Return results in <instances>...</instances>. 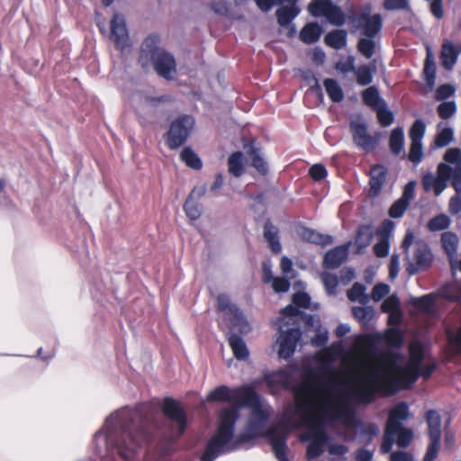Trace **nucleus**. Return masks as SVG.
<instances>
[{
  "instance_id": "obj_1",
  "label": "nucleus",
  "mask_w": 461,
  "mask_h": 461,
  "mask_svg": "<svg viewBox=\"0 0 461 461\" xmlns=\"http://www.w3.org/2000/svg\"><path fill=\"white\" fill-rule=\"evenodd\" d=\"M409 360L401 353L386 352L380 357L361 360L354 372V381H332V392L321 412L340 420L346 428L354 429L362 441L369 443L379 434L375 423L365 424L356 416L353 404H367L376 394L391 395L401 389L410 388L420 376L427 379L434 370L433 365L422 366L424 348L419 341L409 346Z\"/></svg>"
},
{
  "instance_id": "obj_2",
  "label": "nucleus",
  "mask_w": 461,
  "mask_h": 461,
  "mask_svg": "<svg viewBox=\"0 0 461 461\" xmlns=\"http://www.w3.org/2000/svg\"><path fill=\"white\" fill-rule=\"evenodd\" d=\"M207 401L236 402L237 405L221 410L217 431L208 441L200 461H214L222 454L239 449L249 439L264 435L271 408L262 402L251 384L235 388L218 386L210 392Z\"/></svg>"
},
{
  "instance_id": "obj_3",
  "label": "nucleus",
  "mask_w": 461,
  "mask_h": 461,
  "mask_svg": "<svg viewBox=\"0 0 461 461\" xmlns=\"http://www.w3.org/2000/svg\"><path fill=\"white\" fill-rule=\"evenodd\" d=\"M148 407L125 406L111 413L94 435L95 451L109 461L117 454L125 461L132 460L140 448L151 438Z\"/></svg>"
},
{
  "instance_id": "obj_4",
  "label": "nucleus",
  "mask_w": 461,
  "mask_h": 461,
  "mask_svg": "<svg viewBox=\"0 0 461 461\" xmlns=\"http://www.w3.org/2000/svg\"><path fill=\"white\" fill-rule=\"evenodd\" d=\"M263 381L266 383L272 394H276L282 390L293 392L294 405L287 409L283 416V420L301 413V422L312 419L319 411H321L330 393L332 392V381L329 386L321 384L317 371L306 366L303 368L302 381L294 383L293 371L289 368H280L276 371H265Z\"/></svg>"
},
{
  "instance_id": "obj_5",
  "label": "nucleus",
  "mask_w": 461,
  "mask_h": 461,
  "mask_svg": "<svg viewBox=\"0 0 461 461\" xmlns=\"http://www.w3.org/2000/svg\"><path fill=\"white\" fill-rule=\"evenodd\" d=\"M319 411L312 419L305 420L301 422V413H298L292 418L282 421L275 427L279 428V431H285V438L291 429H297L306 427L307 429L300 435L301 441H308L306 450V457L308 460H313L321 456L324 451V447L329 441L324 426L328 422L335 421L337 419L330 418L322 415Z\"/></svg>"
},
{
  "instance_id": "obj_6",
  "label": "nucleus",
  "mask_w": 461,
  "mask_h": 461,
  "mask_svg": "<svg viewBox=\"0 0 461 461\" xmlns=\"http://www.w3.org/2000/svg\"><path fill=\"white\" fill-rule=\"evenodd\" d=\"M409 418V406L406 402L397 403L389 412L384 434L381 445V452L389 453L396 438L400 447H406L412 439V431L402 427V423Z\"/></svg>"
},
{
  "instance_id": "obj_7",
  "label": "nucleus",
  "mask_w": 461,
  "mask_h": 461,
  "mask_svg": "<svg viewBox=\"0 0 461 461\" xmlns=\"http://www.w3.org/2000/svg\"><path fill=\"white\" fill-rule=\"evenodd\" d=\"M140 63L143 68L151 64L158 76L173 80L176 74V64L172 54L158 47L157 36L147 37L141 44Z\"/></svg>"
},
{
  "instance_id": "obj_8",
  "label": "nucleus",
  "mask_w": 461,
  "mask_h": 461,
  "mask_svg": "<svg viewBox=\"0 0 461 461\" xmlns=\"http://www.w3.org/2000/svg\"><path fill=\"white\" fill-rule=\"evenodd\" d=\"M162 411L167 418L169 433L172 439L180 438L185 431L189 419L180 403L172 398L164 400Z\"/></svg>"
},
{
  "instance_id": "obj_9",
  "label": "nucleus",
  "mask_w": 461,
  "mask_h": 461,
  "mask_svg": "<svg viewBox=\"0 0 461 461\" xmlns=\"http://www.w3.org/2000/svg\"><path fill=\"white\" fill-rule=\"evenodd\" d=\"M194 126V120L190 115H183L173 121L167 133V144L175 149L182 146L189 137Z\"/></svg>"
},
{
  "instance_id": "obj_10",
  "label": "nucleus",
  "mask_w": 461,
  "mask_h": 461,
  "mask_svg": "<svg viewBox=\"0 0 461 461\" xmlns=\"http://www.w3.org/2000/svg\"><path fill=\"white\" fill-rule=\"evenodd\" d=\"M309 13L314 17H326L327 21L336 26L346 23V15L340 7L332 5L330 0H313L308 6Z\"/></svg>"
},
{
  "instance_id": "obj_11",
  "label": "nucleus",
  "mask_w": 461,
  "mask_h": 461,
  "mask_svg": "<svg viewBox=\"0 0 461 461\" xmlns=\"http://www.w3.org/2000/svg\"><path fill=\"white\" fill-rule=\"evenodd\" d=\"M450 166L439 163L436 174L428 172L421 177L422 187L425 192H433L436 196L440 195L447 187L449 181Z\"/></svg>"
},
{
  "instance_id": "obj_12",
  "label": "nucleus",
  "mask_w": 461,
  "mask_h": 461,
  "mask_svg": "<svg viewBox=\"0 0 461 461\" xmlns=\"http://www.w3.org/2000/svg\"><path fill=\"white\" fill-rule=\"evenodd\" d=\"M350 131L356 146L365 152L373 151L379 141L380 134L374 137L368 133L367 124L361 119L353 120L350 122Z\"/></svg>"
},
{
  "instance_id": "obj_13",
  "label": "nucleus",
  "mask_w": 461,
  "mask_h": 461,
  "mask_svg": "<svg viewBox=\"0 0 461 461\" xmlns=\"http://www.w3.org/2000/svg\"><path fill=\"white\" fill-rule=\"evenodd\" d=\"M217 306L218 310L224 314L233 327L238 328L241 332H247L249 330V323L242 312L230 302L228 295H218Z\"/></svg>"
},
{
  "instance_id": "obj_14",
  "label": "nucleus",
  "mask_w": 461,
  "mask_h": 461,
  "mask_svg": "<svg viewBox=\"0 0 461 461\" xmlns=\"http://www.w3.org/2000/svg\"><path fill=\"white\" fill-rule=\"evenodd\" d=\"M433 261V254L429 245L423 240L414 243L413 262L410 263L407 270L410 275L428 269Z\"/></svg>"
},
{
  "instance_id": "obj_15",
  "label": "nucleus",
  "mask_w": 461,
  "mask_h": 461,
  "mask_svg": "<svg viewBox=\"0 0 461 461\" xmlns=\"http://www.w3.org/2000/svg\"><path fill=\"white\" fill-rule=\"evenodd\" d=\"M426 421L429 436V444L426 453L438 455L441 440V417L438 411L429 410L426 413Z\"/></svg>"
},
{
  "instance_id": "obj_16",
  "label": "nucleus",
  "mask_w": 461,
  "mask_h": 461,
  "mask_svg": "<svg viewBox=\"0 0 461 461\" xmlns=\"http://www.w3.org/2000/svg\"><path fill=\"white\" fill-rule=\"evenodd\" d=\"M111 40L122 50L130 46V37L125 18L121 14H114L111 20Z\"/></svg>"
},
{
  "instance_id": "obj_17",
  "label": "nucleus",
  "mask_w": 461,
  "mask_h": 461,
  "mask_svg": "<svg viewBox=\"0 0 461 461\" xmlns=\"http://www.w3.org/2000/svg\"><path fill=\"white\" fill-rule=\"evenodd\" d=\"M301 337L302 332L299 328H290L286 331L281 332L277 339L279 357L287 359L292 357Z\"/></svg>"
},
{
  "instance_id": "obj_18",
  "label": "nucleus",
  "mask_w": 461,
  "mask_h": 461,
  "mask_svg": "<svg viewBox=\"0 0 461 461\" xmlns=\"http://www.w3.org/2000/svg\"><path fill=\"white\" fill-rule=\"evenodd\" d=\"M394 229V223L385 220L377 230L378 241L374 246V252L378 258L388 256L390 251V238Z\"/></svg>"
},
{
  "instance_id": "obj_19",
  "label": "nucleus",
  "mask_w": 461,
  "mask_h": 461,
  "mask_svg": "<svg viewBox=\"0 0 461 461\" xmlns=\"http://www.w3.org/2000/svg\"><path fill=\"white\" fill-rule=\"evenodd\" d=\"M461 54V41L455 43L451 40H445L441 46L440 60L442 67L452 70Z\"/></svg>"
},
{
  "instance_id": "obj_20",
  "label": "nucleus",
  "mask_w": 461,
  "mask_h": 461,
  "mask_svg": "<svg viewBox=\"0 0 461 461\" xmlns=\"http://www.w3.org/2000/svg\"><path fill=\"white\" fill-rule=\"evenodd\" d=\"M267 436L276 457L279 461H289L286 456L287 445L285 431H279L278 427L273 426L267 430Z\"/></svg>"
},
{
  "instance_id": "obj_21",
  "label": "nucleus",
  "mask_w": 461,
  "mask_h": 461,
  "mask_svg": "<svg viewBox=\"0 0 461 461\" xmlns=\"http://www.w3.org/2000/svg\"><path fill=\"white\" fill-rule=\"evenodd\" d=\"M357 26L363 29L366 37L375 38L382 29V17L380 14L369 15L361 14L357 18Z\"/></svg>"
},
{
  "instance_id": "obj_22",
  "label": "nucleus",
  "mask_w": 461,
  "mask_h": 461,
  "mask_svg": "<svg viewBox=\"0 0 461 461\" xmlns=\"http://www.w3.org/2000/svg\"><path fill=\"white\" fill-rule=\"evenodd\" d=\"M388 174L387 168L383 165H375L370 169L369 194L375 197L380 194Z\"/></svg>"
},
{
  "instance_id": "obj_23",
  "label": "nucleus",
  "mask_w": 461,
  "mask_h": 461,
  "mask_svg": "<svg viewBox=\"0 0 461 461\" xmlns=\"http://www.w3.org/2000/svg\"><path fill=\"white\" fill-rule=\"evenodd\" d=\"M349 245L339 246L329 250L323 260V267L328 269H335L342 265L348 258Z\"/></svg>"
},
{
  "instance_id": "obj_24",
  "label": "nucleus",
  "mask_w": 461,
  "mask_h": 461,
  "mask_svg": "<svg viewBox=\"0 0 461 461\" xmlns=\"http://www.w3.org/2000/svg\"><path fill=\"white\" fill-rule=\"evenodd\" d=\"M437 134L434 139V147L441 149L450 144L454 140V130L447 123L440 122L437 125Z\"/></svg>"
},
{
  "instance_id": "obj_25",
  "label": "nucleus",
  "mask_w": 461,
  "mask_h": 461,
  "mask_svg": "<svg viewBox=\"0 0 461 461\" xmlns=\"http://www.w3.org/2000/svg\"><path fill=\"white\" fill-rule=\"evenodd\" d=\"M298 235L303 240L319 244L321 246L329 245L332 242V237L330 235L321 234L309 228H300L298 230Z\"/></svg>"
},
{
  "instance_id": "obj_26",
  "label": "nucleus",
  "mask_w": 461,
  "mask_h": 461,
  "mask_svg": "<svg viewBox=\"0 0 461 461\" xmlns=\"http://www.w3.org/2000/svg\"><path fill=\"white\" fill-rule=\"evenodd\" d=\"M204 194V188L196 189L194 188L192 193L189 194L188 198L186 199L184 210L185 212L186 216L191 221H196L201 216V208L200 205L193 200L194 195H197L198 197L202 196Z\"/></svg>"
},
{
  "instance_id": "obj_27",
  "label": "nucleus",
  "mask_w": 461,
  "mask_h": 461,
  "mask_svg": "<svg viewBox=\"0 0 461 461\" xmlns=\"http://www.w3.org/2000/svg\"><path fill=\"white\" fill-rule=\"evenodd\" d=\"M441 243L444 250L447 254L450 261L451 267H455L454 265V258L456 257L457 245H458V238L457 236L450 231L444 232L441 235Z\"/></svg>"
},
{
  "instance_id": "obj_28",
  "label": "nucleus",
  "mask_w": 461,
  "mask_h": 461,
  "mask_svg": "<svg viewBox=\"0 0 461 461\" xmlns=\"http://www.w3.org/2000/svg\"><path fill=\"white\" fill-rule=\"evenodd\" d=\"M264 237L274 253L281 252L282 246L279 240L278 229L269 221L264 226Z\"/></svg>"
},
{
  "instance_id": "obj_29",
  "label": "nucleus",
  "mask_w": 461,
  "mask_h": 461,
  "mask_svg": "<svg viewBox=\"0 0 461 461\" xmlns=\"http://www.w3.org/2000/svg\"><path fill=\"white\" fill-rule=\"evenodd\" d=\"M374 238L372 227L370 225H362L358 228L355 239V244L357 247V253L367 248Z\"/></svg>"
},
{
  "instance_id": "obj_30",
  "label": "nucleus",
  "mask_w": 461,
  "mask_h": 461,
  "mask_svg": "<svg viewBox=\"0 0 461 461\" xmlns=\"http://www.w3.org/2000/svg\"><path fill=\"white\" fill-rule=\"evenodd\" d=\"M376 71L375 64L361 65L355 68L357 83L359 86H368L372 83L374 74Z\"/></svg>"
},
{
  "instance_id": "obj_31",
  "label": "nucleus",
  "mask_w": 461,
  "mask_h": 461,
  "mask_svg": "<svg viewBox=\"0 0 461 461\" xmlns=\"http://www.w3.org/2000/svg\"><path fill=\"white\" fill-rule=\"evenodd\" d=\"M362 99L366 105L373 110H376L386 102L381 97L380 93L375 86H369L362 93Z\"/></svg>"
},
{
  "instance_id": "obj_32",
  "label": "nucleus",
  "mask_w": 461,
  "mask_h": 461,
  "mask_svg": "<svg viewBox=\"0 0 461 461\" xmlns=\"http://www.w3.org/2000/svg\"><path fill=\"white\" fill-rule=\"evenodd\" d=\"M229 343L237 359L245 360L249 357V349L241 337L232 334L229 337Z\"/></svg>"
},
{
  "instance_id": "obj_33",
  "label": "nucleus",
  "mask_w": 461,
  "mask_h": 461,
  "mask_svg": "<svg viewBox=\"0 0 461 461\" xmlns=\"http://www.w3.org/2000/svg\"><path fill=\"white\" fill-rule=\"evenodd\" d=\"M323 86L329 98L333 103H340L344 100L343 89L336 79L327 78L323 81Z\"/></svg>"
},
{
  "instance_id": "obj_34",
  "label": "nucleus",
  "mask_w": 461,
  "mask_h": 461,
  "mask_svg": "<svg viewBox=\"0 0 461 461\" xmlns=\"http://www.w3.org/2000/svg\"><path fill=\"white\" fill-rule=\"evenodd\" d=\"M347 36L348 33L345 30H334L326 34L324 41L328 46L340 50L347 44Z\"/></svg>"
},
{
  "instance_id": "obj_35",
  "label": "nucleus",
  "mask_w": 461,
  "mask_h": 461,
  "mask_svg": "<svg viewBox=\"0 0 461 461\" xmlns=\"http://www.w3.org/2000/svg\"><path fill=\"white\" fill-rule=\"evenodd\" d=\"M300 13V9L292 3L289 6H282L276 11L277 22L281 26L288 25Z\"/></svg>"
},
{
  "instance_id": "obj_36",
  "label": "nucleus",
  "mask_w": 461,
  "mask_h": 461,
  "mask_svg": "<svg viewBox=\"0 0 461 461\" xmlns=\"http://www.w3.org/2000/svg\"><path fill=\"white\" fill-rule=\"evenodd\" d=\"M389 147L391 152L398 156L402 153L404 147V133L402 127L394 128L390 135Z\"/></svg>"
},
{
  "instance_id": "obj_37",
  "label": "nucleus",
  "mask_w": 461,
  "mask_h": 461,
  "mask_svg": "<svg viewBox=\"0 0 461 461\" xmlns=\"http://www.w3.org/2000/svg\"><path fill=\"white\" fill-rule=\"evenodd\" d=\"M321 32V27L317 23H308L302 29L300 39L304 43L312 44L319 41Z\"/></svg>"
},
{
  "instance_id": "obj_38",
  "label": "nucleus",
  "mask_w": 461,
  "mask_h": 461,
  "mask_svg": "<svg viewBox=\"0 0 461 461\" xmlns=\"http://www.w3.org/2000/svg\"><path fill=\"white\" fill-rule=\"evenodd\" d=\"M244 157L241 151L232 153L228 158V169L230 174L240 177L244 173Z\"/></svg>"
},
{
  "instance_id": "obj_39",
  "label": "nucleus",
  "mask_w": 461,
  "mask_h": 461,
  "mask_svg": "<svg viewBox=\"0 0 461 461\" xmlns=\"http://www.w3.org/2000/svg\"><path fill=\"white\" fill-rule=\"evenodd\" d=\"M180 158L185 165L193 169H200L203 163L198 155L189 147H185L180 153Z\"/></svg>"
},
{
  "instance_id": "obj_40",
  "label": "nucleus",
  "mask_w": 461,
  "mask_h": 461,
  "mask_svg": "<svg viewBox=\"0 0 461 461\" xmlns=\"http://www.w3.org/2000/svg\"><path fill=\"white\" fill-rule=\"evenodd\" d=\"M366 286L360 283H355L353 286L348 291V298L351 302H359L366 303L369 301L368 295L366 294Z\"/></svg>"
},
{
  "instance_id": "obj_41",
  "label": "nucleus",
  "mask_w": 461,
  "mask_h": 461,
  "mask_svg": "<svg viewBox=\"0 0 461 461\" xmlns=\"http://www.w3.org/2000/svg\"><path fill=\"white\" fill-rule=\"evenodd\" d=\"M384 340L390 348H400L403 343V337L398 329L390 328L385 331Z\"/></svg>"
},
{
  "instance_id": "obj_42",
  "label": "nucleus",
  "mask_w": 461,
  "mask_h": 461,
  "mask_svg": "<svg viewBox=\"0 0 461 461\" xmlns=\"http://www.w3.org/2000/svg\"><path fill=\"white\" fill-rule=\"evenodd\" d=\"M299 314L298 307L295 304H289L281 311V317L279 319V329L281 330L284 324H293L294 319Z\"/></svg>"
},
{
  "instance_id": "obj_43",
  "label": "nucleus",
  "mask_w": 461,
  "mask_h": 461,
  "mask_svg": "<svg viewBox=\"0 0 461 461\" xmlns=\"http://www.w3.org/2000/svg\"><path fill=\"white\" fill-rule=\"evenodd\" d=\"M450 222L449 217L441 213L430 219L427 226L430 231H439L447 229Z\"/></svg>"
},
{
  "instance_id": "obj_44",
  "label": "nucleus",
  "mask_w": 461,
  "mask_h": 461,
  "mask_svg": "<svg viewBox=\"0 0 461 461\" xmlns=\"http://www.w3.org/2000/svg\"><path fill=\"white\" fill-rule=\"evenodd\" d=\"M249 157L251 159V165L261 174L266 175L268 170V167L265 159L260 156L258 150L252 148L249 151Z\"/></svg>"
},
{
  "instance_id": "obj_45",
  "label": "nucleus",
  "mask_w": 461,
  "mask_h": 461,
  "mask_svg": "<svg viewBox=\"0 0 461 461\" xmlns=\"http://www.w3.org/2000/svg\"><path fill=\"white\" fill-rule=\"evenodd\" d=\"M437 113L438 116L443 120H447L453 117L456 113V104L455 101H445L442 102L437 107Z\"/></svg>"
},
{
  "instance_id": "obj_46",
  "label": "nucleus",
  "mask_w": 461,
  "mask_h": 461,
  "mask_svg": "<svg viewBox=\"0 0 461 461\" xmlns=\"http://www.w3.org/2000/svg\"><path fill=\"white\" fill-rule=\"evenodd\" d=\"M382 311L391 313V319L397 317V320L399 321L400 312L398 298L395 295H391L385 299L382 304Z\"/></svg>"
},
{
  "instance_id": "obj_47",
  "label": "nucleus",
  "mask_w": 461,
  "mask_h": 461,
  "mask_svg": "<svg viewBox=\"0 0 461 461\" xmlns=\"http://www.w3.org/2000/svg\"><path fill=\"white\" fill-rule=\"evenodd\" d=\"M426 131V125L422 120H416L410 130L411 142H422Z\"/></svg>"
},
{
  "instance_id": "obj_48",
  "label": "nucleus",
  "mask_w": 461,
  "mask_h": 461,
  "mask_svg": "<svg viewBox=\"0 0 461 461\" xmlns=\"http://www.w3.org/2000/svg\"><path fill=\"white\" fill-rule=\"evenodd\" d=\"M375 43L374 38H362L358 41L357 50L366 59H371L375 53Z\"/></svg>"
},
{
  "instance_id": "obj_49",
  "label": "nucleus",
  "mask_w": 461,
  "mask_h": 461,
  "mask_svg": "<svg viewBox=\"0 0 461 461\" xmlns=\"http://www.w3.org/2000/svg\"><path fill=\"white\" fill-rule=\"evenodd\" d=\"M375 111L376 112L378 121L383 127H387L393 122L394 115L388 108L386 103Z\"/></svg>"
},
{
  "instance_id": "obj_50",
  "label": "nucleus",
  "mask_w": 461,
  "mask_h": 461,
  "mask_svg": "<svg viewBox=\"0 0 461 461\" xmlns=\"http://www.w3.org/2000/svg\"><path fill=\"white\" fill-rule=\"evenodd\" d=\"M353 314L355 318L357 319L360 322H362L363 324H366L374 317L375 311L370 306H357L353 308Z\"/></svg>"
},
{
  "instance_id": "obj_51",
  "label": "nucleus",
  "mask_w": 461,
  "mask_h": 461,
  "mask_svg": "<svg viewBox=\"0 0 461 461\" xmlns=\"http://www.w3.org/2000/svg\"><path fill=\"white\" fill-rule=\"evenodd\" d=\"M321 277L327 293L329 294H335L339 285L338 276L334 274L325 272L321 274Z\"/></svg>"
},
{
  "instance_id": "obj_52",
  "label": "nucleus",
  "mask_w": 461,
  "mask_h": 461,
  "mask_svg": "<svg viewBox=\"0 0 461 461\" xmlns=\"http://www.w3.org/2000/svg\"><path fill=\"white\" fill-rule=\"evenodd\" d=\"M408 158L415 166L419 165L423 159L422 142H411Z\"/></svg>"
},
{
  "instance_id": "obj_53",
  "label": "nucleus",
  "mask_w": 461,
  "mask_h": 461,
  "mask_svg": "<svg viewBox=\"0 0 461 461\" xmlns=\"http://www.w3.org/2000/svg\"><path fill=\"white\" fill-rule=\"evenodd\" d=\"M449 180L456 192L455 194H461V165L458 164L454 167L450 166Z\"/></svg>"
},
{
  "instance_id": "obj_54",
  "label": "nucleus",
  "mask_w": 461,
  "mask_h": 461,
  "mask_svg": "<svg viewBox=\"0 0 461 461\" xmlns=\"http://www.w3.org/2000/svg\"><path fill=\"white\" fill-rule=\"evenodd\" d=\"M456 93V87L451 84L439 86L435 92V99L445 102L447 98L453 96Z\"/></svg>"
},
{
  "instance_id": "obj_55",
  "label": "nucleus",
  "mask_w": 461,
  "mask_h": 461,
  "mask_svg": "<svg viewBox=\"0 0 461 461\" xmlns=\"http://www.w3.org/2000/svg\"><path fill=\"white\" fill-rule=\"evenodd\" d=\"M409 205V203L399 198L392 204L389 210V215L394 219L401 218L404 214Z\"/></svg>"
},
{
  "instance_id": "obj_56",
  "label": "nucleus",
  "mask_w": 461,
  "mask_h": 461,
  "mask_svg": "<svg viewBox=\"0 0 461 461\" xmlns=\"http://www.w3.org/2000/svg\"><path fill=\"white\" fill-rule=\"evenodd\" d=\"M444 160L447 165L454 164L455 167L458 164L461 165V149L457 148L448 149L444 155Z\"/></svg>"
},
{
  "instance_id": "obj_57",
  "label": "nucleus",
  "mask_w": 461,
  "mask_h": 461,
  "mask_svg": "<svg viewBox=\"0 0 461 461\" xmlns=\"http://www.w3.org/2000/svg\"><path fill=\"white\" fill-rule=\"evenodd\" d=\"M335 68L337 71L347 74L355 71V57L348 56L346 60H339L337 62Z\"/></svg>"
},
{
  "instance_id": "obj_58",
  "label": "nucleus",
  "mask_w": 461,
  "mask_h": 461,
  "mask_svg": "<svg viewBox=\"0 0 461 461\" xmlns=\"http://www.w3.org/2000/svg\"><path fill=\"white\" fill-rule=\"evenodd\" d=\"M384 8L388 11L411 10L408 0H384Z\"/></svg>"
},
{
  "instance_id": "obj_59",
  "label": "nucleus",
  "mask_w": 461,
  "mask_h": 461,
  "mask_svg": "<svg viewBox=\"0 0 461 461\" xmlns=\"http://www.w3.org/2000/svg\"><path fill=\"white\" fill-rule=\"evenodd\" d=\"M390 293V286L384 283H379L373 287L371 297L375 302L381 301Z\"/></svg>"
},
{
  "instance_id": "obj_60",
  "label": "nucleus",
  "mask_w": 461,
  "mask_h": 461,
  "mask_svg": "<svg viewBox=\"0 0 461 461\" xmlns=\"http://www.w3.org/2000/svg\"><path fill=\"white\" fill-rule=\"evenodd\" d=\"M412 304L419 310L428 312L432 307L433 298L429 294L414 298L412 300Z\"/></svg>"
},
{
  "instance_id": "obj_61",
  "label": "nucleus",
  "mask_w": 461,
  "mask_h": 461,
  "mask_svg": "<svg viewBox=\"0 0 461 461\" xmlns=\"http://www.w3.org/2000/svg\"><path fill=\"white\" fill-rule=\"evenodd\" d=\"M448 212L453 216L461 215V194H454L450 197Z\"/></svg>"
},
{
  "instance_id": "obj_62",
  "label": "nucleus",
  "mask_w": 461,
  "mask_h": 461,
  "mask_svg": "<svg viewBox=\"0 0 461 461\" xmlns=\"http://www.w3.org/2000/svg\"><path fill=\"white\" fill-rule=\"evenodd\" d=\"M359 345L367 353H371L375 348L374 337L370 334L361 335L357 339Z\"/></svg>"
},
{
  "instance_id": "obj_63",
  "label": "nucleus",
  "mask_w": 461,
  "mask_h": 461,
  "mask_svg": "<svg viewBox=\"0 0 461 461\" xmlns=\"http://www.w3.org/2000/svg\"><path fill=\"white\" fill-rule=\"evenodd\" d=\"M415 187L416 182L414 180L409 181L405 185L402 194L400 197V199L410 204L411 201L414 198L415 195Z\"/></svg>"
},
{
  "instance_id": "obj_64",
  "label": "nucleus",
  "mask_w": 461,
  "mask_h": 461,
  "mask_svg": "<svg viewBox=\"0 0 461 461\" xmlns=\"http://www.w3.org/2000/svg\"><path fill=\"white\" fill-rule=\"evenodd\" d=\"M271 283L273 289L276 293H285L290 288V282L285 277H276Z\"/></svg>"
}]
</instances>
